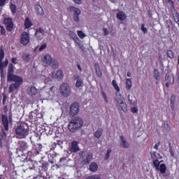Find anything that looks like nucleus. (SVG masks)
<instances>
[{"instance_id": "e433bc0d", "label": "nucleus", "mask_w": 179, "mask_h": 179, "mask_svg": "<svg viewBox=\"0 0 179 179\" xmlns=\"http://www.w3.org/2000/svg\"><path fill=\"white\" fill-rule=\"evenodd\" d=\"M79 10V8H76V7H75V6H69V7L67 8V10H68L69 12H75V11H76V10Z\"/></svg>"}, {"instance_id": "b1692460", "label": "nucleus", "mask_w": 179, "mask_h": 179, "mask_svg": "<svg viewBox=\"0 0 179 179\" xmlns=\"http://www.w3.org/2000/svg\"><path fill=\"white\" fill-rule=\"evenodd\" d=\"M5 58V52H3V48H0V66H3L2 65V59Z\"/></svg>"}, {"instance_id": "c85d7f7f", "label": "nucleus", "mask_w": 179, "mask_h": 179, "mask_svg": "<svg viewBox=\"0 0 179 179\" xmlns=\"http://www.w3.org/2000/svg\"><path fill=\"white\" fill-rule=\"evenodd\" d=\"M31 21L29 18H27L24 22V26L26 29H29V27H31Z\"/></svg>"}, {"instance_id": "79ce46f5", "label": "nucleus", "mask_w": 179, "mask_h": 179, "mask_svg": "<svg viewBox=\"0 0 179 179\" xmlns=\"http://www.w3.org/2000/svg\"><path fill=\"white\" fill-rule=\"evenodd\" d=\"M86 179H101V178L98 175H94L87 177Z\"/></svg>"}, {"instance_id": "09e8293b", "label": "nucleus", "mask_w": 179, "mask_h": 179, "mask_svg": "<svg viewBox=\"0 0 179 179\" xmlns=\"http://www.w3.org/2000/svg\"><path fill=\"white\" fill-rule=\"evenodd\" d=\"M128 100L130 103V104H134V96H131V95H128Z\"/></svg>"}, {"instance_id": "39448f33", "label": "nucleus", "mask_w": 179, "mask_h": 179, "mask_svg": "<svg viewBox=\"0 0 179 179\" xmlns=\"http://www.w3.org/2000/svg\"><path fill=\"white\" fill-rule=\"evenodd\" d=\"M78 113H79V103H75L71 104L69 112L70 117H75Z\"/></svg>"}, {"instance_id": "58836bf2", "label": "nucleus", "mask_w": 179, "mask_h": 179, "mask_svg": "<svg viewBox=\"0 0 179 179\" xmlns=\"http://www.w3.org/2000/svg\"><path fill=\"white\" fill-rule=\"evenodd\" d=\"M22 59H24V61H25V62H29V61H30V55H22Z\"/></svg>"}, {"instance_id": "5701e85b", "label": "nucleus", "mask_w": 179, "mask_h": 179, "mask_svg": "<svg viewBox=\"0 0 179 179\" xmlns=\"http://www.w3.org/2000/svg\"><path fill=\"white\" fill-rule=\"evenodd\" d=\"M18 144L21 150H24L27 149V143L25 141H19Z\"/></svg>"}, {"instance_id": "603ef678", "label": "nucleus", "mask_w": 179, "mask_h": 179, "mask_svg": "<svg viewBox=\"0 0 179 179\" xmlns=\"http://www.w3.org/2000/svg\"><path fill=\"white\" fill-rule=\"evenodd\" d=\"M173 17H174L175 22H176V20H179V14H178V13H176L174 14V15H173Z\"/></svg>"}, {"instance_id": "2eb2a0df", "label": "nucleus", "mask_w": 179, "mask_h": 179, "mask_svg": "<svg viewBox=\"0 0 179 179\" xmlns=\"http://www.w3.org/2000/svg\"><path fill=\"white\" fill-rule=\"evenodd\" d=\"M165 80L170 83V85H174V76H171L170 73H166Z\"/></svg>"}, {"instance_id": "1a4fd4ad", "label": "nucleus", "mask_w": 179, "mask_h": 179, "mask_svg": "<svg viewBox=\"0 0 179 179\" xmlns=\"http://www.w3.org/2000/svg\"><path fill=\"white\" fill-rule=\"evenodd\" d=\"M2 124L3 125L5 131H9V120L8 119V115H2L1 116Z\"/></svg>"}, {"instance_id": "f03ea898", "label": "nucleus", "mask_w": 179, "mask_h": 179, "mask_svg": "<svg viewBox=\"0 0 179 179\" xmlns=\"http://www.w3.org/2000/svg\"><path fill=\"white\" fill-rule=\"evenodd\" d=\"M82 125H83V120L80 117H76L73 118L69 122V129L71 132L75 133L82 128Z\"/></svg>"}, {"instance_id": "a211bd4d", "label": "nucleus", "mask_w": 179, "mask_h": 179, "mask_svg": "<svg viewBox=\"0 0 179 179\" xmlns=\"http://www.w3.org/2000/svg\"><path fill=\"white\" fill-rule=\"evenodd\" d=\"M117 17L119 19V20H125L127 19V15H125V13L124 11H120L117 14Z\"/></svg>"}, {"instance_id": "864d4df0", "label": "nucleus", "mask_w": 179, "mask_h": 179, "mask_svg": "<svg viewBox=\"0 0 179 179\" xmlns=\"http://www.w3.org/2000/svg\"><path fill=\"white\" fill-rule=\"evenodd\" d=\"M103 31L105 36H108V34H110V32L108 31V29L107 28H103Z\"/></svg>"}, {"instance_id": "a19ab883", "label": "nucleus", "mask_w": 179, "mask_h": 179, "mask_svg": "<svg viewBox=\"0 0 179 179\" xmlns=\"http://www.w3.org/2000/svg\"><path fill=\"white\" fill-rule=\"evenodd\" d=\"M56 76L57 79H61L62 78V71L58 70L56 73Z\"/></svg>"}, {"instance_id": "ea45409f", "label": "nucleus", "mask_w": 179, "mask_h": 179, "mask_svg": "<svg viewBox=\"0 0 179 179\" xmlns=\"http://www.w3.org/2000/svg\"><path fill=\"white\" fill-rule=\"evenodd\" d=\"M153 164H154L155 167H156V170H159V166H160V162H159V160L155 159L153 162Z\"/></svg>"}, {"instance_id": "8fccbe9b", "label": "nucleus", "mask_w": 179, "mask_h": 179, "mask_svg": "<svg viewBox=\"0 0 179 179\" xmlns=\"http://www.w3.org/2000/svg\"><path fill=\"white\" fill-rule=\"evenodd\" d=\"M47 48V43H43L40 48L39 51H43V50H45Z\"/></svg>"}, {"instance_id": "4d7b16f0", "label": "nucleus", "mask_w": 179, "mask_h": 179, "mask_svg": "<svg viewBox=\"0 0 179 179\" xmlns=\"http://www.w3.org/2000/svg\"><path fill=\"white\" fill-rule=\"evenodd\" d=\"M11 61H12L13 64H17V57H13L11 59Z\"/></svg>"}, {"instance_id": "aec40b11", "label": "nucleus", "mask_w": 179, "mask_h": 179, "mask_svg": "<svg viewBox=\"0 0 179 179\" xmlns=\"http://www.w3.org/2000/svg\"><path fill=\"white\" fill-rule=\"evenodd\" d=\"M92 160H93V157L90 155H88L86 157L85 159H84L83 162H82V164H84V165H87L90 163V162H92Z\"/></svg>"}, {"instance_id": "f704fd0d", "label": "nucleus", "mask_w": 179, "mask_h": 179, "mask_svg": "<svg viewBox=\"0 0 179 179\" xmlns=\"http://www.w3.org/2000/svg\"><path fill=\"white\" fill-rule=\"evenodd\" d=\"M10 8L12 13H13V15H15V13H16V5L11 3Z\"/></svg>"}, {"instance_id": "0eeeda50", "label": "nucleus", "mask_w": 179, "mask_h": 179, "mask_svg": "<svg viewBox=\"0 0 179 179\" xmlns=\"http://www.w3.org/2000/svg\"><path fill=\"white\" fill-rule=\"evenodd\" d=\"M44 34H45V31H44L43 28H38L36 29L35 37L36 40H43V38H44Z\"/></svg>"}, {"instance_id": "bf43d9fd", "label": "nucleus", "mask_w": 179, "mask_h": 179, "mask_svg": "<svg viewBox=\"0 0 179 179\" xmlns=\"http://www.w3.org/2000/svg\"><path fill=\"white\" fill-rule=\"evenodd\" d=\"M159 146H160V142H158L157 144H155L154 148L156 149V150H158Z\"/></svg>"}, {"instance_id": "473e14b6", "label": "nucleus", "mask_w": 179, "mask_h": 179, "mask_svg": "<svg viewBox=\"0 0 179 179\" xmlns=\"http://www.w3.org/2000/svg\"><path fill=\"white\" fill-rule=\"evenodd\" d=\"M55 93V87H51L49 90L48 91V94L49 96H54V94Z\"/></svg>"}, {"instance_id": "dca6fc26", "label": "nucleus", "mask_w": 179, "mask_h": 179, "mask_svg": "<svg viewBox=\"0 0 179 179\" xmlns=\"http://www.w3.org/2000/svg\"><path fill=\"white\" fill-rule=\"evenodd\" d=\"M116 106H117V107H118V108L120 110H122V111H124V113H127L128 108H127V103H125V101H123Z\"/></svg>"}, {"instance_id": "2f4dec72", "label": "nucleus", "mask_w": 179, "mask_h": 179, "mask_svg": "<svg viewBox=\"0 0 179 179\" xmlns=\"http://www.w3.org/2000/svg\"><path fill=\"white\" fill-rule=\"evenodd\" d=\"M164 128L166 130V132H170V131L171 129L170 127V125L169 124V123L167 122H164Z\"/></svg>"}, {"instance_id": "338daca9", "label": "nucleus", "mask_w": 179, "mask_h": 179, "mask_svg": "<svg viewBox=\"0 0 179 179\" xmlns=\"http://www.w3.org/2000/svg\"><path fill=\"white\" fill-rule=\"evenodd\" d=\"M171 156H174V152L173 151V150H171V148L169 150Z\"/></svg>"}, {"instance_id": "5fc2aeb1", "label": "nucleus", "mask_w": 179, "mask_h": 179, "mask_svg": "<svg viewBox=\"0 0 179 179\" xmlns=\"http://www.w3.org/2000/svg\"><path fill=\"white\" fill-rule=\"evenodd\" d=\"M78 47L80 48V50H82V51H85L86 50L82 43H78Z\"/></svg>"}, {"instance_id": "c03bdc74", "label": "nucleus", "mask_w": 179, "mask_h": 179, "mask_svg": "<svg viewBox=\"0 0 179 179\" xmlns=\"http://www.w3.org/2000/svg\"><path fill=\"white\" fill-rule=\"evenodd\" d=\"M112 150L111 149H108L107 150V153H106V155L105 157V160H108V159H110V153H111Z\"/></svg>"}, {"instance_id": "412c9836", "label": "nucleus", "mask_w": 179, "mask_h": 179, "mask_svg": "<svg viewBox=\"0 0 179 179\" xmlns=\"http://www.w3.org/2000/svg\"><path fill=\"white\" fill-rule=\"evenodd\" d=\"M81 11L80 9L76 10L74 13H73V20L74 22H79V15H80Z\"/></svg>"}, {"instance_id": "4468645a", "label": "nucleus", "mask_w": 179, "mask_h": 179, "mask_svg": "<svg viewBox=\"0 0 179 179\" xmlns=\"http://www.w3.org/2000/svg\"><path fill=\"white\" fill-rule=\"evenodd\" d=\"M124 101H125V99L124 98V96H122L121 94H118V92H116V97H115L116 106L121 104V103Z\"/></svg>"}, {"instance_id": "bb28decb", "label": "nucleus", "mask_w": 179, "mask_h": 179, "mask_svg": "<svg viewBox=\"0 0 179 179\" xmlns=\"http://www.w3.org/2000/svg\"><path fill=\"white\" fill-rule=\"evenodd\" d=\"M103 134V129H98L94 133L95 138H100Z\"/></svg>"}, {"instance_id": "4be33fe9", "label": "nucleus", "mask_w": 179, "mask_h": 179, "mask_svg": "<svg viewBox=\"0 0 179 179\" xmlns=\"http://www.w3.org/2000/svg\"><path fill=\"white\" fill-rule=\"evenodd\" d=\"M74 79H77V81L76 83V87H80L82 85H83V80L79 78L78 76H75Z\"/></svg>"}, {"instance_id": "393cba45", "label": "nucleus", "mask_w": 179, "mask_h": 179, "mask_svg": "<svg viewBox=\"0 0 179 179\" xmlns=\"http://www.w3.org/2000/svg\"><path fill=\"white\" fill-rule=\"evenodd\" d=\"M131 87H132V80H131V78H127L126 82V89L127 90H131Z\"/></svg>"}, {"instance_id": "0e129e2a", "label": "nucleus", "mask_w": 179, "mask_h": 179, "mask_svg": "<svg viewBox=\"0 0 179 179\" xmlns=\"http://www.w3.org/2000/svg\"><path fill=\"white\" fill-rule=\"evenodd\" d=\"M5 2H6V0H0V6H3Z\"/></svg>"}, {"instance_id": "c9c22d12", "label": "nucleus", "mask_w": 179, "mask_h": 179, "mask_svg": "<svg viewBox=\"0 0 179 179\" xmlns=\"http://www.w3.org/2000/svg\"><path fill=\"white\" fill-rule=\"evenodd\" d=\"M6 138V133H5V131L2 129V133L0 135V143L3 141Z\"/></svg>"}, {"instance_id": "c756f323", "label": "nucleus", "mask_w": 179, "mask_h": 179, "mask_svg": "<svg viewBox=\"0 0 179 179\" xmlns=\"http://www.w3.org/2000/svg\"><path fill=\"white\" fill-rule=\"evenodd\" d=\"M36 10L38 15H43L44 14V10H43V7L40 5L36 6Z\"/></svg>"}, {"instance_id": "774afa93", "label": "nucleus", "mask_w": 179, "mask_h": 179, "mask_svg": "<svg viewBox=\"0 0 179 179\" xmlns=\"http://www.w3.org/2000/svg\"><path fill=\"white\" fill-rule=\"evenodd\" d=\"M104 96V100L106 103H108V100L107 99V96H106V94H103Z\"/></svg>"}, {"instance_id": "052dcab7", "label": "nucleus", "mask_w": 179, "mask_h": 179, "mask_svg": "<svg viewBox=\"0 0 179 179\" xmlns=\"http://www.w3.org/2000/svg\"><path fill=\"white\" fill-rule=\"evenodd\" d=\"M6 99H8V96L5 94H3V103H5L6 101Z\"/></svg>"}, {"instance_id": "9b49d317", "label": "nucleus", "mask_w": 179, "mask_h": 179, "mask_svg": "<svg viewBox=\"0 0 179 179\" xmlns=\"http://www.w3.org/2000/svg\"><path fill=\"white\" fill-rule=\"evenodd\" d=\"M27 93L29 96H36L37 94V88L34 85H31L27 89Z\"/></svg>"}, {"instance_id": "f257e3e1", "label": "nucleus", "mask_w": 179, "mask_h": 179, "mask_svg": "<svg viewBox=\"0 0 179 179\" xmlns=\"http://www.w3.org/2000/svg\"><path fill=\"white\" fill-rule=\"evenodd\" d=\"M13 73H15V66L13 64L10 63L8 65L7 71V82H15V83L10 85L8 93H13V92L17 90V89L22 86V83H23V78Z\"/></svg>"}, {"instance_id": "a18cd8bd", "label": "nucleus", "mask_w": 179, "mask_h": 179, "mask_svg": "<svg viewBox=\"0 0 179 179\" xmlns=\"http://www.w3.org/2000/svg\"><path fill=\"white\" fill-rule=\"evenodd\" d=\"M0 71H1V79H3V78H5V76L3 74V66H0Z\"/></svg>"}, {"instance_id": "6ab92c4d", "label": "nucleus", "mask_w": 179, "mask_h": 179, "mask_svg": "<svg viewBox=\"0 0 179 179\" xmlns=\"http://www.w3.org/2000/svg\"><path fill=\"white\" fill-rule=\"evenodd\" d=\"M98 169L99 166H97V164L96 162H92L91 164L90 165V170L93 173H96Z\"/></svg>"}, {"instance_id": "f3484780", "label": "nucleus", "mask_w": 179, "mask_h": 179, "mask_svg": "<svg viewBox=\"0 0 179 179\" xmlns=\"http://www.w3.org/2000/svg\"><path fill=\"white\" fill-rule=\"evenodd\" d=\"M94 68L96 76H98V78H101V76H103V73H101V69H100V66L99 65V63H95Z\"/></svg>"}, {"instance_id": "13d9d810", "label": "nucleus", "mask_w": 179, "mask_h": 179, "mask_svg": "<svg viewBox=\"0 0 179 179\" xmlns=\"http://www.w3.org/2000/svg\"><path fill=\"white\" fill-rule=\"evenodd\" d=\"M5 33H6L5 28H3V27L1 26V34H5Z\"/></svg>"}, {"instance_id": "7c9ffc66", "label": "nucleus", "mask_w": 179, "mask_h": 179, "mask_svg": "<svg viewBox=\"0 0 179 179\" xmlns=\"http://www.w3.org/2000/svg\"><path fill=\"white\" fill-rule=\"evenodd\" d=\"M112 85L115 90H117V93H120V87H118V85L117 84V81L115 80H113L112 81Z\"/></svg>"}, {"instance_id": "4c0bfd02", "label": "nucleus", "mask_w": 179, "mask_h": 179, "mask_svg": "<svg viewBox=\"0 0 179 179\" xmlns=\"http://www.w3.org/2000/svg\"><path fill=\"white\" fill-rule=\"evenodd\" d=\"M77 34L80 38H85L86 37V34L82 31H78Z\"/></svg>"}, {"instance_id": "e2e57ef3", "label": "nucleus", "mask_w": 179, "mask_h": 179, "mask_svg": "<svg viewBox=\"0 0 179 179\" xmlns=\"http://www.w3.org/2000/svg\"><path fill=\"white\" fill-rule=\"evenodd\" d=\"M74 41H75V43H76V44H78V45H79V44H80V41H79V38H78V37L74 39Z\"/></svg>"}, {"instance_id": "72a5a7b5", "label": "nucleus", "mask_w": 179, "mask_h": 179, "mask_svg": "<svg viewBox=\"0 0 179 179\" xmlns=\"http://www.w3.org/2000/svg\"><path fill=\"white\" fill-rule=\"evenodd\" d=\"M166 54L169 58H171V59L174 58V52H173V50H168Z\"/></svg>"}, {"instance_id": "6e6552de", "label": "nucleus", "mask_w": 179, "mask_h": 179, "mask_svg": "<svg viewBox=\"0 0 179 179\" xmlns=\"http://www.w3.org/2000/svg\"><path fill=\"white\" fill-rule=\"evenodd\" d=\"M20 41L21 44H23V45H27V43L30 41V37L29 36V34H27V32H22Z\"/></svg>"}, {"instance_id": "37998d69", "label": "nucleus", "mask_w": 179, "mask_h": 179, "mask_svg": "<svg viewBox=\"0 0 179 179\" xmlns=\"http://www.w3.org/2000/svg\"><path fill=\"white\" fill-rule=\"evenodd\" d=\"M69 34H70L71 37L72 38H73V40H75V38H77V37H78V36L76 35V34L75 32L72 31H69Z\"/></svg>"}, {"instance_id": "680f3d73", "label": "nucleus", "mask_w": 179, "mask_h": 179, "mask_svg": "<svg viewBox=\"0 0 179 179\" xmlns=\"http://www.w3.org/2000/svg\"><path fill=\"white\" fill-rule=\"evenodd\" d=\"M8 121H9V124H12V122H13L12 115H9Z\"/></svg>"}, {"instance_id": "6e6d98bb", "label": "nucleus", "mask_w": 179, "mask_h": 179, "mask_svg": "<svg viewBox=\"0 0 179 179\" xmlns=\"http://www.w3.org/2000/svg\"><path fill=\"white\" fill-rule=\"evenodd\" d=\"M131 113H138V108L133 107V108H131Z\"/></svg>"}, {"instance_id": "3c124183", "label": "nucleus", "mask_w": 179, "mask_h": 179, "mask_svg": "<svg viewBox=\"0 0 179 179\" xmlns=\"http://www.w3.org/2000/svg\"><path fill=\"white\" fill-rule=\"evenodd\" d=\"M171 104H174V103H176V95H172L171 96Z\"/></svg>"}, {"instance_id": "49530a36", "label": "nucleus", "mask_w": 179, "mask_h": 179, "mask_svg": "<svg viewBox=\"0 0 179 179\" xmlns=\"http://www.w3.org/2000/svg\"><path fill=\"white\" fill-rule=\"evenodd\" d=\"M141 30L143 33H148V28L145 27V24H141Z\"/></svg>"}, {"instance_id": "a878e982", "label": "nucleus", "mask_w": 179, "mask_h": 179, "mask_svg": "<svg viewBox=\"0 0 179 179\" xmlns=\"http://www.w3.org/2000/svg\"><path fill=\"white\" fill-rule=\"evenodd\" d=\"M154 78L156 79V80H160V73L159 72V70L155 69L154 70Z\"/></svg>"}, {"instance_id": "69168bd1", "label": "nucleus", "mask_w": 179, "mask_h": 179, "mask_svg": "<svg viewBox=\"0 0 179 179\" xmlns=\"http://www.w3.org/2000/svg\"><path fill=\"white\" fill-rule=\"evenodd\" d=\"M75 3H78V5H80L82 3V0H73Z\"/></svg>"}, {"instance_id": "9d476101", "label": "nucleus", "mask_w": 179, "mask_h": 179, "mask_svg": "<svg viewBox=\"0 0 179 179\" xmlns=\"http://www.w3.org/2000/svg\"><path fill=\"white\" fill-rule=\"evenodd\" d=\"M79 142L73 141L71 143V147L70 149V152H72L73 153H76V152H79L80 150V148H79Z\"/></svg>"}, {"instance_id": "423d86ee", "label": "nucleus", "mask_w": 179, "mask_h": 179, "mask_svg": "<svg viewBox=\"0 0 179 179\" xmlns=\"http://www.w3.org/2000/svg\"><path fill=\"white\" fill-rule=\"evenodd\" d=\"M3 23L4 24H6L8 31H12V30H13L14 24L13 21L12 20V18H5L3 20Z\"/></svg>"}, {"instance_id": "7ed1b4c3", "label": "nucleus", "mask_w": 179, "mask_h": 179, "mask_svg": "<svg viewBox=\"0 0 179 179\" xmlns=\"http://www.w3.org/2000/svg\"><path fill=\"white\" fill-rule=\"evenodd\" d=\"M42 62L43 66H52L53 69H57V68L59 66V64H58V60L52 58L49 54L43 56L42 59Z\"/></svg>"}, {"instance_id": "ddd939ff", "label": "nucleus", "mask_w": 179, "mask_h": 179, "mask_svg": "<svg viewBox=\"0 0 179 179\" xmlns=\"http://www.w3.org/2000/svg\"><path fill=\"white\" fill-rule=\"evenodd\" d=\"M120 145L123 149H128L129 148V144L128 143V141H127V138H124L123 136H120Z\"/></svg>"}, {"instance_id": "cd10ccee", "label": "nucleus", "mask_w": 179, "mask_h": 179, "mask_svg": "<svg viewBox=\"0 0 179 179\" xmlns=\"http://www.w3.org/2000/svg\"><path fill=\"white\" fill-rule=\"evenodd\" d=\"M159 170L160 171V173H162V174H164L166 170V164H162L159 168Z\"/></svg>"}, {"instance_id": "f8f14e48", "label": "nucleus", "mask_w": 179, "mask_h": 179, "mask_svg": "<svg viewBox=\"0 0 179 179\" xmlns=\"http://www.w3.org/2000/svg\"><path fill=\"white\" fill-rule=\"evenodd\" d=\"M15 132L17 135H20L23 136V135H24L26 132H27V130L24 129V127L20 125L17 126V127L15 129Z\"/></svg>"}, {"instance_id": "de8ad7c7", "label": "nucleus", "mask_w": 179, "mask_h": 179, "mask_svg": "<svg viewBox=\"0 0 179 179\" xmlns=\"http://www.w3.org/2000/svg\"><path fill=\"white\" fill-rule=\"evenodd\" d=\"M8 64H9V61L8 60V59H6L5 62H2L3 69V68H6V66H8Z\"/></svg>"}, {"instance_id": "20e7f679", "label": "nucleus", "mask_w": 179, "mask_h": 179, "mask_svg": "<svg viewBox=\"0 0 179 179\" xmlns=\"http://www.w3.org/2000/svg\"><path fill=\"white\" fill-rule=\"evenodd\" d=\"M60 93L64 96V97H68L71 96V87L68 83H62L60 85Z\"/></svg>"}]
</instances>
